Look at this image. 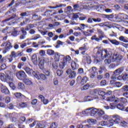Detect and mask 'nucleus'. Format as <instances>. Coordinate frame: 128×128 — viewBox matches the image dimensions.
I'll return each instance as SVG.
<instances>
[{
	"instance_id": "obj_1",
	"label": "nucleus",
	"mask_w": 128,
	"mask_h": 128,
	"mask_svg": "<svg viewBox=\"0 0 128 128\" xmlns=\"http://www.w3.org/2000/svg\"><path fill=\"white\" fill-rule=\"evenodd\" d=\"M94 54H96V56H94V58H95L94 60V64H98V62H100L102 60L104 54L103 50H102L100 47L97 46L94 48Z\"/></svg>"
},
{
	"instance_id": "obj_2",
	"label": "nucleus",
	"mask_w": 128,
	"mask_h": 128,
	"mask_svg": "<svg viewBox=\"0 0 128 128\" xmlns=\"http://www.w3.org/2000/svg\"><path fill=\"white\" fill-rule=\"evenodd\" d=\"M4 16H6V18H8L6 19H5L2 20V22L3 23L6 22H10V20H14V18H16V20H20V18L16 16V14H12V12L10 10H8L7 12H6L4 14Z\"/></svg>"
},
{
	"instance_id": "obj_3",
	"label": "nucleus",
	"mask_w": 128,
	"mask_h": 128,
	"mask_svg": "<svg viewBox=\"0 0 128 128\" xmlns=\"http://www.w3.org/2000/svg\"><path fill=\"white\" fill-rule=\"evenodd\" d=\"M11 72L10 70H7L5 72L6 75H4V73H1V74H0V80H1L2 82H4L8 80H10L12 78Z\"/></svg>"
},
{
	"instance_id": "obj_4",
	"label": "nucleus",
	"mask_w": 128,
	"mask_h": 128,
	"mask_svg": "<svg viewBox=\"0 0 128 128\" xmlns=\"http://www.w3.org/2000/svg\"><path fill=\"white\" fill-rule=\"evenodd\" d=\"M98 32L100 34L98 36V38L96 36V35H94L92 36L91 40H96V42H100V41L102 40V38H104V33L100 29L98 30Z\"/></svg>"
},
{
	"instance_id": "obj_5",
	"label": "nucleus",
	"mask_w": 128,
	"mask_h": 128,
	"mask_svg": "<svg viewBox=\"0 0 128 128\" xmlns=\"http://www.w3.org/2000/svg\"><path fill=\"white\" fill-rule=\"evenodd\" d=\"M120 117L118 115L112 116V119L111 120V122H109L108 124V126L110 128L114 126V124H120Z\"/></svg>"
},
{
	"instance_id": "obj_6",
	"label": "nucleus",
	"mask_w": 128,
	"mask_h": 128,
	"mask_svg": "<svg viewBox=\"0 0 128 128\" xmlns=\"http://www.w3.org/2000/svg\"><path fill=\"white\" fill-rule=\"evenodd\" d=\"M98 108H87L86 111L82 112V114H90L91 116H94L96 114H98Z\"/></svg>"
},
{
	"instance_id": "obj_7",
	"label": "nucleus",
	"mask_w": 128,
	"mask_h": 128,
	"mask_svg": "<svg viewBox=\"0 0 128 128\" xmlns=\"http://www.w3.org/2000/svg\"><path fill=\"white\" fill-rule=\"evenodd\" d=\"M104 55L103 54L102 60L106 58H110L112 56V51L110 48H104L103 50Z\"/></svg>"
},
{
	"instance_id": "obj_8",
	"label": "nucleus",
	"mask_w": 128,
	"mask_h": 128,
	"mask_svg": "<svg viewBox=\"0 0 128 128\" xmlns=\"http://www.w3.org/2000/svg\"><path fill=\"white\" fill-rule=\"evenodd\" d=\"M88 80V78L86 76H84L83 78H82L80 76H78L77 77L76 79L78 84H80L82 86L86 84Z\"/></svg>"
},
{
	"instance_id": "obj_9",
	"label": "nucleus",
	"mask_w": 128,
	"mask_h": 128,
	"mask_svg": "<svg viewBox=\"0 0 128 128\" xmlns=\"http://www.w3.org/2000/svg\"><path fill=\"white\" fill-rule=\"evenodd\" d=\"M123 57L122 55H118V54H114L112 58V62H117L119 63L122 62Z\"/></svg>"
},
{
	"instance_id": "obj_10",
	"label": "nucleus",
	"mask_w": 128,
	"mask_h": 128,
	"mask_svg": "<svg viewBox=\"0 0 128 128\" xmlns=\"http://www.w3.org/2000/svg\"><path fill=\"white\" fill-rule=\"evenodd\" d=\"M16 76L19 80H24L26 78V74L23 70H20L16 74Z\"/></svg>"
},
{
	"instance_id": "obj_11",
	"label": "nucleus",
	"mask_w": 128,
	"mask_h": 128,
	"mask_svg": "<svg viewBox=\"0 0 128 128\" xmlns=\"http://www.w3.org/2000/svg\"><path fill=\"white\" fill-rule=\"evenodd\" d=\"M33 76L34 78H36L37 80H47L48 78L43 74H38L36 72H33Z\"/></svg>"
},
{
	"instance_id": "obj_12",
	"label": "nucleus",
	"mask_w": 128,
	"mask_h": 128,
	"mask_svg": "<svg viewBox=\"0 0 128 128\" xmlns=\"http://www.w3.org/2000/svg\"><path fill=\"white\" fill-rule=\"evenodd\" d=\"M1 46H6L5 48L10 50V48H12V45L10 41H7L6 42L2 43Z\"/></svg>"
},
{
	"instance_id": "obj_13",
	"label": "nucleus",
	"mask_w": 128,
	"mask_h": 128,
	"mask_svg": "<svg viewBox=\"0 0 128 128\" xmlns=\"http://www.w3.org/2000/svg\"><path fill=\"white\" fill-rule=\"evenodd\" d=\"M54 12L53 10H46L44 12V16H52L54 14H56V12Z\"/></svg>"
},
{
	"instance_id": "obj_14",
	"label": "nucleus",
	"mask_w": 128,
	"mask_h": 128,
	"mask_svg": "<svg viewBox=\"0 0 128 128\" xmlns=\"http://www.w3.org/2000/svg\"><path fill=\"white\" fill-rule=\"evenodd\" d=\"M122 72H124V68L121 67L114 70V76H120V74H122Z\"/></svg>"
},
{
	"instance_id": "obj_15",
	"label": "nucleus",
	"mask_w": 128,
	"mask_h": 128,
	"mask_svg": "<svg viewBox=\"0 0 128 128\" xmlns=\"http://www.w3.org/2000/svg\"><path fill=\"white\" fill-rule=\"evenodd\" d=\"M1 92L4 94H10V90L6 86H2L1 88Z\"/></svg>"
},
{
	"instance_id": "obj_16",
	"label": "nucleus",
	"mask_w": 128,
	"mask_h": 128,
	"mask_svg": "<svg viewBox=\"0 0 128 128\" xmlns=\"http://www.w3.org/2000/svg\"><path fill=\"white\" fill-rule=\"evenodd\" d=\"M23 70H25L26 72L28 74H32L34 76V72H36L34 71L32 69H30V68L28 67H24L23 68Z\"/></svg>"
},
{
	"instance_id": "obj_17",
	"label": "nucleus",
	"mask_w": 128,
	"mask_h": 128,
	"mask_svg": "<svg viewBox=\"0 0 128 128\" xmlns=\"http://www.w3.org/2000/svg\"><path fill=\"white\" fill-rule=\"evenodd\" d=\"M90 70L91 72L90 78H95L96 74V68L92 67V69H90Z\"/></svg>"
},
{
	"instance_id": "obj_18",
	"label": "nucleus",
	"mask_w": 128,
	"mask_h": 128,
	"mask_svg": "<svg viewBox=\"0 0 128 128\" xmlns=\"http://www.w3.org/2000/svg\"><path fill=\"white\" fill-rule=\"evenodd\" d=\"M71 66L72 70H76L78 68V64L74 60L72 61Z\"/></svg>"
},
{
	"instance_id": "obj_19",
	"label": "nucleus",
	"mask_w": 128,
	"mask_h": 128,
	"mask_svg": "<svg viewBox=\"0 0 128 128\" xmlns=\"http://www.w3.org/2000/svg\"><path fill=\"white\" fill-rule=\"evenodd\" d=\"M45 62L46 61L44 60H39V64H38V66L40 70H44V68Z\"/></svg>"
},
{
	"instance_id": "obj_20",
	"label": "nucleus",
	"mask_w": 128,
	"mask_h": 128,
	"mask_svg": "<svg viewBox=\"0 0 128 128\" xmlns=\"http://www.w3.org/2000/svg\"><path fill=\"white\" fill-rule=\"evenodd\" d=\"M63 60L66 63L70 64L72 62V58L69 55L66 56H64L63 58Z\"/></svg>"
},
{
	"instance_id": "obj_21",
	"label": "nucleus",
	"mask_w": 128,
	"mask_h": 128,
	"mask_svg": "<svg viewBox=\"0 0 128 128\" xmlns=\"http://www.w3.org/2000/svg\"><path fill=\"white\" fill-rule=\"evenodd\" d=\"M120 102V100H116L113 103L110 104V108L111 110H114L116 108V104H118V103Z\"/></svg>"
},
{
	"instance_id": "obj_22",
	"label": "nucleus",
	"mask_w": 128,
	"mask_h": 128,
	"mask_svg": "<svg viewBox=\"0 0 128 128\" xmlns=\"http://www.w3.org/2000/svg\"><path fill=\"white\" fill-rule=\"evenodd\" d=\"M108 40L114 46H119L120 44V42L116 40H110V38H108Z\"/></svg>"
},
{
	"instance_id": "obj_23",
	"label": "nucleus",
	"mask_w": 128,
	"mask_h": 128,
	"mask_svg": "<svg viewBox=\"0 0 128 128\" xmlns=\"http://www.w3.org/2000/svg\"><path fill=\"white\" fill-rule=\"evenodd\" d=\"M31 60L34 64H38V56L36 54H34L31 58Z\"/></svg>"
},
{
	"instance_id": "obj_24",
	"label": "nucleus",
	"mask_w": 128,
	"mask_h": 128,
	"mask_svg": "<svg viewBox=\"0 0 128 128\" xmlns=\"http://www.w3.org/2000/svg\"><path fill=\"white\" fill-rule=\"evenodd\" d=\"M18 90H24L26 89V86H24V83L20 82L18 84Z\"/></svg>"
},
{
	"instance_id": "obj_25",
	"label": "nucleus",
	"mask_w": 128,
	"mask_h": 128,
	"mask_svg": "<svg viewBox=\"0 0 128 128\" xmlns=\"http://www.w3.org/2000/svg\"><path fill=\"white\" fill-rule=\"evenodd\" d=\"M23 82L25 84L26 86H30V84H32V82L29 78H25L23 80Z\"/></svg>"
},
{
	"instance_id": "obj_26",
	"label": "nucleus",
	"mask_w": 128,
	"mask_h": 128,
	"mask_svg": "<svg viewBox=\"0 0 128 128\" xmlns=\"http://www.w3.org/2000/svg\"><path fill=\"white\" fill-rule=\"evenodd\" d=\"M112 116L104 115L103 116L102 118L104 120H108V122H112Z\"/></svg>"
},
{
	"instance_id": "obj_27",
	"label": "nucleus",
	"mask_w": 128,
	"mask_h": 128,
	"mask_svg": "<svg viewBox=\"0 0 128 128\" xmlns=\"http://www.w3.org/2000/svg\"><path fill=\"white\" fill-rule=\"evenodd\" d=\"M54 60H55L56 62H60V53L56 52L54 53Z\"/></svg>"
},
{
	"instance_id": "obj_28",
	"label": "nucleus",
	"mask_w": 128,
	"mask_h": 128,
	"mask_svg": "<svg viewBox=\"0 0 128 128\" xmlns=\"http://www.w3.org/2000/svg\"><path fill=\"white\" fill-rule=\"evenodd\" d=\"M36 0H21L20 2L22 4H30L34 2Z\"/></svg>"
},
{
	"instance_id": "obj_29",
	"label": "nucleus",
	"mask_w": 128,
	"mask_h": 128,
	"mask_svg": "<svg viewBox=\"0 0 128 128\" xmlns=\"http://www.w3.org/2000/svg\"><path fill=\"white\" fill-rule=\"evenodd\" d=\"M116 108H118V110H122V112H124V110L125 106L122 104H118L116 105Z\"/></svg>"
},
{
	"instance_id": "obj_30",
	"label": "nucleus",
	"mask_w": 128,
	"mask_h": 128,
	"mask_svg": "<svg viewBox=\"0 0 128 128\" xmlns=\"http://www.w3.org/2000/svg\"><path fill=\"white\" fill-rule=\"evenodd\" d=\"M119 18L120 20H128V16L124 14H121L119 15Z\"/></svg>"
},
{
	"instance_id": "obj_31",
	"label": "nucleus",
	"mask_w": 128,
	"mask_h": 128,
	"mask_svg": "<svg viewBox=\"0 0 128 128\" xmlns=\"http://www.w3.org/2000/svg\"><path fill=\"white\" fill-rule=\"evenodd\" d=\"M62 6H66V4H56V6H49V8H62Z\"/></svg>"
},
{
	"instance_id": "obj_32",
	"label": "nucleus",
	"mask_w": 128,
	"mask_h": 128,
	"mask_svg": "<svg viewBox=\"0 0 128 128\" xmlns=\"http://www.w3.org/2000/svg\"><path fill=\"white\" fill-rule=\"evenodd\" d=\"M66 64L64 61H62L60 62L59 64V66L60 68H61L62 70H63V68H64L66 67Z\"/></svg>"
},
{
	"instance_id": "obj_33",
	"label": "nucleus",
	"mask_w": 128,
	"mask_h": 128,
	"mask_svg": "<svg viewBox=\"0 0 128 128\" xmlns=\"http://www.w3.org/2000/svg\"><path fill=\"white\" fill-rule=\"evenodd\" d=\"M10 58H18V53L14 51H12L11 52V54L9 56Z\"/></svg>"
},
{
	"instance_id": "obj_34",
	"label": "nucleus",
	"mask_w": 128,
	"mask_h": 128,
	"mask_svg": "<svg viewBox=\"0 0 128 128\" xmlns=\"http://www.w3.org/2000/svg\"><path fill=\"white\" fill-rule=\"evenodd\" d=\"M98 94L99 96H101L104 99L106 98V92L102 90H99L98 91Z\"/></svg>"
},
{
	"instance_id": "obj_35",
	"label": "nucleus",
	"mask_w": 128,
	"mask_h": 128,
	"mask_svg": "<svg viewBox=\"0 0 128 128\" xmlns=\"http://www.w3.org/2000/svg\"><path fill=\"white\" fill-rule=\"evenodd\" d=\"M107 102H114V100H116V96H112L106 98Z\"/></svg>"
},
{
	"instance_id": "obj_36",
	"label": "nucleus",
	"mask_w": 128,
	"mask_h": 128,
	"mask_svg": "<svg viewBox=\"0 0 128 128\" xmlns=\"http://www.w3.org/2000/svg\"><path fill=\"white\" fill-rule=\"evenodd\" d=\"M19 106H20V108H26L28 106V102H21L19 103Z\"/></svg>"
},
{
	"instance_id": "obj_37",
	"label": "nucleus",
	"mask_w": 128,
	"mask_h": 128,
	"mask_svg": "<svg viewBox=\"0 0 128 128\" xmlns=\"http://www.w3.org/2000/svg\"><path fill=\"white\" fill-rule=\"evenodd\" d=\"M32 19L33 20H42L40 18H38V16L36 15V14H33Z\"/></svg>"
},
{
	"instance_id": "obj_38",
	"label": "nucleus",
	"mask_w": 128,
	"mask_h": 128,
	"mask_svg": "<svg viewBox=\"0 0 128 128\" xmlns=\"http://www.w3.org/2000/svg\"><path fill=\"white\" fill-rule=\"evenodd\" d=\"M120 40V42H128V38H126L124 36H120L119 38Z\"/></svg>"
},
{
	"instance_id": "obj_39",
	"label": "nucleus",
	"mask_w": 128,
	"mask_h": 128,
	"mask_svg": "<svg viewBox=\"0 0 128 128\" xmlns=\"http://www.w3.org/2000/svg\"><path fill=\"white\" fill-rule=\"evenodd\" d=\"M94 98H92V97L90 96H86L84 98V100L85 102H90L92 100H94Z\"/></svg>"
},
{
	"instance_id": "obj_40",
	"label": "nucleus",
	"mask_w": 128,
	"mask_h": 128,
	"mask_svg": "<svg viewBox=\"0 0 128 128\" xmlns=\"http://www.w3.org/2000/svg\"><path fill=\"white\" fill-rule=\"evenodd\" d=\"M120 126H122L123 128H126L128 126V122H126L124 120H122L121 122H120Z\"/></svg>"
},
{
	"instance_id": "obj_41",
	"label": "nucleus",
	"mask_w": 128,
	"mask_h": 128,
	"mask_svg": "<svg viewBox=\"0 0 128 128\" xmlns=\"http://www.w3.org/2000/svg\"><path fill=\"white\" fill-rule=\"evenodd\" d=\"M112 59L108 58L107 59H105L104 60V63L106 64H112Z\"/></svg>"
},
{
	"instance_id": "obj_42",
	"label": "nucleus",
	"mask_w": 128,
	"mask_h": 128,
	"mask_svg": "<svg viewBox=\"0 0 128 128\" xmlns=\"http://www.w3.org/2000/svg\"><path fill=\"white\" fill-rule=\"evenodd\" d=\"M118 66H120V64L116 63V64L114 63H112L109 66L110 68H115Z\"/></svg>"
},
{
	"instance_id": "obj_43",
	"label": "nucleus",
	"mask_w": 128,
	"mask_h": 128,
	"mask_svg": "<svg viewBox=\"0 0 128 128\" xmlns=\"http://www.w3.org/2000/svg\"><path fill=\"white\" fill-rule=\"evenodd\" d=\"M47 54H48L49 56H54V51L50 50V49H48L47 50Z\"/></svg>"
},
{
	"instance_id": "obj_44",
	"label": "nucleus",
	"mask_w": 128,
	"mask_h": 128,
	"mask_svg": "<svg viewBox=\"0 0 128 128\" xmlns=\"http://www.w3.org/2000/svg\"><path fill=\"white\" fill-rule=\"evenodd\" d=\"M70 78H76V72H72L69 75Z\"/></svg>"
},
{
	"instance_id": "obj_45",
	"label": "nucleus",
	"mask_w": 128,
	"mask_h": 128,
	"mask_svg": "<svg viewBox=\"0 0 128 128\" xmlns=\"http://www.w3.org/2000/svg\"><path fill=\"white\" fill-rule=\"evenodd\" d=\"M15 96L17 98H24V96L21 93H15Z\"/></svg>"
},
{
	"instance_id": "obj_46",
	"label": "nucleus",
	"mask_w": 128,
	"mask_h": 128,
	"mask_svg": "<svg viewBox=\"0 0 128 128\" xmlns=\"http://www.w3.org/2000/svg\"><path fill=\"white\" fill-rule=\"evenodd\" d=\"M56 74L58 76H62V74H64V71H62V70H60V69H58L56 71Z\"/></svg>"
},
{
	"instance_id": "obj_47",
	"label": "nucleus",
	"mask_w": 128,
	"mask_h": 128,
	"mask_svg": "<svg viewBox=\"0 0 128 128\" xmlns=\"http://www.w3.org/2000/svg\"><path fill=\"white\" fill-rule=\"evenodd\" d=\"M90 84L87 83L86 84H85L84 86L82 87V90H88L90 88Z\"/></svg>"
},
{
	"instance_id": "obj_48",
	"label": "nucleus",
	"mask_w": 128,
	"mask_h": 128,
	"mask_svg": "<svg viewBox=\"0 0 128 128\" xmlns=\"http://www.w3.org/2000/svg\"><path fill=\"white\" fill-rule=\"evenodd\" d=\"M30 44H32L31 42H28V43H26V42H24L23 44H22L21 45H20V48H26V46H30Z\"/></svg>"
},
{
	"instance_id": "obj_49",
	"label": "nucleus",
	"mask_w": 128,
	"mask_h": 128,
	"mask_svg": "<svg viewBox=\"0 0 128 128\" xmlns=\"http://www.w3.org/2000/svg\"><path fill=\"white\" fill-rule=\"evenodd\" d=\"M9 86L12 89V90H16V86H14V84L12 82H10L9 83Z\"/></svg>"
},
{
	"instance_id": "obj_50",
	"label": "nucleus",
	"mask_w": 128,
	"mask_h": 128,
	"mask_svg": "<svg viewBox=\"0 0 128 128\" xmlns=\"http://www.w3.org/2000/svg\"><path fill=\"white\" fill-rule=\"evenodd\" d=\"M18 8L15 6H12L10 10V11L12 12H16L18 10L16 9Z\"/></svg>"
},
{
	"instance_id": "obj_51",
	"label": "nucleus",
	"mask_w": 128,
	"mask_h": 128,
	"mask_svg": "<svg viewBox=\"0 0 128 128\" xmlns=\"http://www.w3.org/2000/svg\"><path fill=\"white\" fill-rule=\"evenodd\" d=\"M108 84L106 83V80H102L100 82V86H106Z\"/></svg>"
},
{
	"instance_id": "obj_52",
	"label": "nucleus",
	"mask_w": 128,
	"mask_h": 128,
	"mask_svg": "<svg viewBox=\"0 0 128 128\" xmlns=\"http://www.w3.org/2000/svg\"><path fill=\"white\" fill-rule=\"evenodd\" d=\"M24 66V62H19L18 64L17 68H18L20 69V68H22V67Z\"/></svg>"
},
{
	"instance_id": "obj_53",
	"label": "nucleus",
	"mask_w": 128,
	"mask_h": 128,
	"mask_svg": "<svg viewBox=\"0 0 128 128\" xmlns=\"http://www.w3.org/2000/svg\"><path fill=\"white\" fill-rule=\"evenodd\" d=\"M93 22H102V19L100 18H93Z\"/></svg>"
},
{
	"instance_id": "obj_54",
	"label": "nucleus",
	"mask_w": 128,
	"mask_h": 128,
	"mask_svg": "<svg viewBox=\"0 0 128 128\" xmlns=\"http://www.w3.org/2000/svg\"><path fill=\"white\" fill-rule=\"evenodd\" d=\"M58 128V124L56 122H53L50 125V126L49 128Z\"/></svg>"
},
{
	"instance_id": "obj_55",
	"label": "nucleus",
	"mask_w": 128,
	"mask_h": 128,
	"mask_svg": "<svg viewBox=\"0 0 128 128\" xmlns=\"http://www.w3.org/2000/svg\"><path fill=\"white\" fill-rule=\"evenodd\" d=\"M83 34L86 36H92V34H90L88 30L83 32Z\"/></svg>"
},
{
	"instance_id": "obj_56",
	"label": "nucleus",
	"mask_w": 128,
	"mask_h": 128,
	"mask_svg": "<svg viewBox=\"0 0 128 128\" xmlns=\"http://www.w3.org/2000/svg\"><path fill=\"white\" fill-rule=\"evenodd\" d=\"M120 100L122 102H124V104H126L128 102V98H126V97L125 98H120Z\"/></svg>"
},
{
	"instance_id": "obj_57",
	"label": "nucleus",
	"mask_w": 128,
	"mask_h": 128,
	"mask_svg": "<svg viewBox=\"0 0 128 128\" xmlns=\"http://www.w3.org/2000/svg\"><path fill=\"white\" fill-rule=\"evenodd\" d=\"M38 128H44V125L42 124L40 122H38L36 124Z\"/></svg>"
},
{
	"instance_id": "obj_58",
	"label": "nucleus",
	"mask_w": 128,
	"mask_h": 128,
	"mask_svg": "<svg viewBox=\"0 0 128 128\" xmlns=\"http://www.w3.org/2000/svg\"><path fill=\"white\" fill-rule=\"evenodd\" d=\"M6 68V64H2L0 66V70H4Z\"/></svg>"
},
{
	"instance_id": "obj_59",
	"label": "nucleus",
	"mask_w": 128,
	"mask_h": 128,
	"mask_svg": "<svg viewBox=\"0 0 128 128\" xmlns=\"http://www.w3.org/2000/svg\"><path fill=\"white\" fill-rule=\"evenodd\" d=\"M98 114L99 116H104V111L100 110L98 112Z\"/></svg>"
},
{
	"instance_id": "obj_60",
	"label": "nucleus",
	"mask_w": 128,
	"mask_h": 128,
	"mask_svg": "<svg viewBox=\"0 0 128 128\" xmlns=\"http://www.w3.org/2000/svg\"><path fill=\"white\" fill-rule=\"evenodd\" d=\"M122 90L124 92H128V85H126L122 88Z\"/></svg>"
},
{
	"instance_id": "obj_61",
	"label": "nucleus",
	"mask_w": 128,
	"mask_h": 128,
	"mask_svg": "<svg viewBox=\"0 0 128 128\" xmlns=\"http://www.w3.org/2000/svg\"><path fill=\"white\" fill-rule=\"evenodd\" d=\"M12 36H16L18 34V31L14 30V32H12Z\"/></svg>"
},
{
	"instance_id": "obj_62",
	"label": "nucleus",
	"mask_w": 128,
	"mask_h": 128,
	"mask_svg": "<svg viewBox=\"0 0 128 128\" xmlns=\"http://www.w3.org/2000/svg\"><path fill=\"white\" fill-rule=\"evenodd\" d=\"M5 102L6 104H8L10 102V96H7L6 99H5Z\"/></svg>"
},
{
	"instance_id": "obj_63",
	"label": "nucleus",
	"mask_w": 128,
	"mask_h": 128,
	"mask_svg": "<svg viewBox=\"0 0 128 128\" xmlns=\"http://www.w3.org/2000/svg\"><path fill=\"white\" fill-rule=\"evenodd\" d=\"M106 18H114V14H106L105 15Z\"/></svg>"
},
{
	"instance_id": "obj_64",
	"label": "nucleus",
	"mask_w": 128,
	"mask_h": 128,
	"mask_svg": "<svg viewBox=\"0 0 128 128\" xmlns=\"http://www.w3.org/2000/svg\"><path fill=\"white\" fill-rule=\"evenodd\" d=\"M78 74H82L84 73V68H80L78 69Z\"/></svg>"
}]
</instances>
